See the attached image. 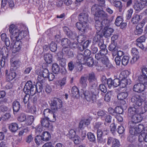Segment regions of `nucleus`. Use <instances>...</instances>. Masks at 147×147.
I'll return each mask as SVG.
<instances>
[{
    "mask_svg": "<svg viewBox=\"0 0 147 147\" xmlns=\"http://www.w3.org/2000/svg\"><path fill=\"white\" fill-rule=\"evenodd\" d=\"M91 10L93 13H94L95 26L97 31H101L105 26H109L114 18V16H112L110 19H109V15L98 5H93Z\"/></svg>",
    "mask_w": 147,
    "mask_h": 147,
    "instance_id": "nucleus-1",
    "label": "nucleus"
},
{
    "mask_svg": "<svg viewBox=\"0 0 147 147\" xmlns=\"http://www.w3.org/2000/svg\"><path fill=\"white\" fill-rule=\"evenodd\" d=\"M9 29L11 39L15 41L13 53H15L21 50L23 45L21 40L27 36L28 32L26 30L20 31L13 24L10 25Z\"/></svg>",
    "mask_w": 147,
    "mask_h": 147,
    "instance_id": "nucleus-2",
    "label": "nucleus"
},
{
    "mask_svg": "<svg viewBox=\"0 0 147 147\" xmlns=\"http://www.w3.org/2000/svg\"><path fill=\"white\" fill-rule=\"evenodd\" d=\"M108 53V50H100L95 54V57L98 60H100L102 63L107 68H110L113 67L112 65L109 62L108 57L106 56Z\"/></svg>",
    "mask_w": 147,
    "mask_h": 147,
    "instance_id": "nucleus-3",
    "label": "nucleus"
},
{
    "mask_svg": "<svg viewBox=\"0 0 147 147\" xmlns=\"http://www.w3.org/2000/svg\"><path fill=\"white\" fill-rule=\"evenodd\" d=\"M94 91V89H92L90 91L86 90L84 92V97L87 101L93 103L96 101V96Z\"/></svg>",
    "mask_w": 147,
    "mask_h": 147,
    "instance_id": "nucleus-4",
    "label": "nucleus"
},
{
    "mask_svg": "<svg viewBox=\"0 0 147 147\" xmlns=\"http://www.w3.org/2000/svg\"><path fill=\"white\" fill-rule=\"evenodd\" d=\"M50 106L52 110L56 111L62 107V102L59 98L55 97L51 100Z\"/></svg>",
    "mask_w": 147,
    "mask_h": 147,
    "instance_id": "nucleus-5",
    "label": "nucleus"
},
{
    "mask_svg": "<svg viewBox=\"0 0 147 147\" xmlns=\"http://www.w3.org/2000/svg\"><path fill=\"white\" fill-rule=\"evenodd\" d=\"M35 86V85L33 84L31 81H28L24 86L23 91L25 93L30 94L31 96H33L34 94V89Z\"/></svg>",
    "mask_w": 147,
    "mask_h": 147,
    "instance_id": "nucleus-6",
    "label": "nucleus"
},
{
    "mask_svg": "<svg viewBox=\"0 0 147 147\" xmlns=\"http://www.w3.org/2000/svg\"><path fill=\"white\" fill-rule=\"evenodd\" d=\"M85 57L82 54H78L76 57V63L78 66L77 67L78 71H80L82 69V64H85V61L86 59Z\"/></svg>",
    "mask_w": 147,
    "mask_h": 147,
    "instance_id": "nucleus-7",
    "label": "nucleus"
},
{
    "mask_svg": "<svg viewBox=\"0 0 147 147\" xmlns=\"http://www.w3.org/2000/svg\"><path fill=\"white\" fill-rule=\"evenodd\" d=\"M44 118L50 119V122H55L56 121V116L53 111L49 108H47L43 111Z\"/></svg>",
    "mask_w": 147,
    "mask_h": 147,
    "instance_id": "nucleus-8",
    "label": "nucleus"
},
{
    "mask_svg": "<svg viewBox=\"0 0 147 147\" xmlns=\"http://www.w3.org/2000/svg\"><path fill=\"white\" fill-rule=\"evenodd\" d=\"M135 125H134L133 127H129L130 129H131L137 135L140 134H143L145 132V128L146 127H145L144 125L142 124H140L138 126L135 127Z\"/></svg>",
    "mask_w": 147,
    "mask_h": 147,
    "instance_id": "nucleus-9",
    "label": "nucleus"
},
{
    "mask_svg": "<svg viewBox=\"0 0 147 147\" xmlns=\"http://www.w3.org/2000/svg\"><path fill=\"white\" fill-rule=\"evenodd\" d=\"M142 117L139 114H137L131 117V121L129 123V127H133L135 124L140 122L142 120Z\"/></svg>",
    "mask_w": 147,
    "mask_h": 147,
    "instance_id": "nucleus-10",
    "label": "nucleus"
},
{
    "mask_svg": "<svg viewBox=\"0 0 147 147\" xmlns=\"http://www.w3.org/2000/svg\"><path fill=\"white\" fill-rule=\"evenodd\" d=\"M138 80L140 83L134 85L133 87V89L134 92L140 93L144 90L145 89V85H147V84L143 83L138 79Z\"/></svg>",
    "mask_w": 147,
    "mask_h": 147,
    "instance_id": "nucleus-11",
    "label": "nucleus"
},
{
    "mask_svg": "<svg viewBox=\"0 0 147 147\" xmlns=\"http://www.w3.org/2000/svg\"><path fill=\"white\" fill-rule=\"evenodd\" d=\"M131 100L134 103V106L139 107L142 105V102H144L143 99L140 96L138 95L133 96L131 99Z\"/></svg>",
    "mask_w": 147,
    "mask_h": 147,
    "instance_id": "nucleus-12",
    "label": "nucleus"
},
{
    "mask_svg": "<svg viewBox=\"0 0 147 147\" xmlns=\"http://www.w3.org/2000/svg\"><path fill=\"white\" fill-rule=\"evenodd\" d=\"M128 93L127 92H122L119 93L117 96V99L119 100H121V106H126L127 105L126 102L124 100L126 99L128 96Z\"/></svg>",
    "mask_w": 147,
    "mask_h": 147,
    "instance_id": "nucleus-13",
    "label": "nucleus"
},
{
    "mask_svg": "<svg viewBox=\"0 0 147 147\" xmlns=\"http://www.w3.org/2000/svg\"><path fill=\"white\" fill-rule=\"evenodd\" d=\"M49 121H50V119L42 118H41L40 122L42 127L47 128L49 130H51L53 126L51 123H49Z\"/></svg>",
    "mask_w": 147,
    "mask_h": 147,
    "instance_id": "nucleus-14",
    "label": "nucleus"
},
{
    "mask_svg": "<svg viewBox=\"0 0 147 147\" xmlns=\"http://www.w3.org/2000/svg\"><path fill=\"white\" fill-rule=\"evenodd\" d=\"M14 71H10L8 72V70L5 71L6 81L10 82L14 79L16 77L17 74Z\"/></svg>",
    "mask_w": 147,
    "mask_h": 147,
    "instance_id": "nucleus-15",
    "label": "nucleus"
},
{
    "mask_svg": "<svg viewBox=\"0 0 147 147\" xmlns=\"http://www.w3.org/2000/svg\"><path fill=\"white\" fill-rule=\"evenodd\" d=\"M142 75L140 76L138 79L142 82L147 84V68L144 67L142 69Z\"/></svg>",
    "mask_w": 147,
    "mask_h": 147,
    "instance_id": "nucleus-16",
    "label": "nucleus"
},
{
    "mask_svg": "<svg viewBox=\"0 0 147 147\" xmlns=\"http://www.w3.org/2000/svg\"><path fill=\"white\" fill-rule=\"evenodd\" d=\"M76 26L78 29L82 32V33H85L87 28V23L84 22H77Z\"/></svg>",
    "mask_w": 147,
    "mask_h": 147,
    "instance_id": "nucleus-17",
    "label": "nucleus"
},
{
    "mask_svg": "<svg viewBox=\"0 0 147 147\" xmlns=\"http://www.w3.org/2000/svg\"><path fill=\"white\" fill-rule=\"evenodd\" d=\"M63 30L67 36L69 38L74 40L76 37L77 34L76 33H73L68 27H63Z\"/></svg>",
    "mask_w": 147,
    "mask_h": 147,
    "instance_id": "nucleus-18",
    "label": "nucleus"
},
{
    "mask_svg": "<svg viewBox=\"0 0 147 147\" xmlns=\"http://www.w3.org/2000/svg\"><path fill=\"white\" fill-rule=\"evenodd\" d=\"M88 13L85 11H83L78 15V18L79 21L81 22H84L87 23L88 21Z\"/></svg>",
    "mask_w": 147,
    "mask_h": 147,
    "instance_id": "nucleus-19",
    "label": "nucleus"
},
{
    "mask_svg": "<svg viewBox=\"0 0 147 147\" xmlns=\"http://www.w3.org/2000/svg\"><path fill=\"white\" fill-rule=\"evenodd\" d=\"M62 53L64 56L68 58L73 57L74 56L73 52L68 47L63 48L62 50Z\"/></svg>",
    "mask_w": 147,
    "mask_h": 147,
    "instance_id": "nucleus-20",
    "label": "nucleus"
},
{
    "mask_svg": "<svg viewBox=\"0 0 147 147\" xmlns=\"http://www.w3.org/2000/svg\"><path fill=\"white\" fill-rule=\"evenodd\" d=\"M104 35L102 31H97L96 32V35L94 38V40L96 41L97 43L100 42H104L102 39Z\"/></svg>",
    "mask_w": 147,
    "mask_h": 147,
    "instance_id": "nucleus-21",
    "label": "nucleus"
},
{
    "mask_svg": "<svg viewBox=\"0 0 147 147\" xmlns=\"http://www.w3.org/2000/svg\"><path fill=\"white\" fill-rule=\"evenodd\" d=\"M21 62L19 59H17L11 63L10 70L16 71L20 67Z\"/></svg>",
    "mask_w": 147,
    "mask_h": 147,
    "instance_id": "nucleus-22",
    "label": "nucleus"
},
{
    "mask_svg": "<svg viewBox=\"0 0 147 147\" xmlns=\"http://www.w3.org/2000/svg\"><path fill=\"white\" fill-rule=\"evenodd\" d=\"M131 53L133 57L132 58V60H131L130 62L131 63H134V61L132 62V60L134 61L135 59V61H136L139 57V52L138 49L136 48H132L131 50Z\"/></svg>",
    "mask_w": 147,
    "mask_h": 147,
    "instance_id": "nucleus-23",
    "label": "nucleus"
},
{
    "mask_svg": "<svg viewBox=\"0 0 147 147\" xmlns=\"http://www.w3.org/2000/svg\"><path fill=\"white\" fill-rule=\"evenodd\" d=\"M49 73L48 69H44L42 71V74L38 75V80L39 81L43 82L44 78H47Z\"/></svg>",
    "mask_w": 147,
    "mask_h": 147,
    "instance_id": "nucleus-24",
    "label": "nucleus"
},
{
    "mask_svg": "<svg viewBox=\"0 0 147 147\" xmlns=\"http://www.w3.org/2000/svg\"><path fill=\"white\" fill-rule=\"evenodd\" d=\"M108 26H105L104 30L102 31L103 33L104 34V36L106 37L110 36L114 31L113 28H109L108 27Z\"/></svg>",
    "mask_w": 147,
    "mask_h": 147,
    "instance_id": "nucleus-25",
    "label": "nucleus"
},
{
    "mask_svg": "<svg viewBox=\"0 0 147 147\" xmlns=\"http://www.w3.org/2000/svg\"><path fill=\"white\" fill-rule=\"evenodd\" d=\"M92 120V119L90 117H89L86 119H84L82 120L80 122L79 124V127L80 129L83 128L84 125H88L90 123Z\"/></svg>",
    "mask_w": 147,
    "mask_h": 147,
    "instance_id": "nucleus-26",
    "label": "nucleus"
},
{
    "mask_svg": "<svg viewBox=\"0 0 147 147\" xmlns=\"http://www.w3.org/2000/svg\"><path fill=\"white\" fill-rule=\"evenodd\" d=\"M12 107L14 114H15L18 112L20 108V103L17 100H15L12 104Z\"/></svg>",
    "mask_w": 147,
    "mask_h": 147,
    "instance_id": "nucleus-27",
    "label": "nucleus"
},
{
    "mask_svg": "<svg viewBox=\"0 0 147 147\" xmlns=\"http://www.w3.org/2000/svg\"><path fill=\"white\" fill-rule=\"evenodd\" d=\"M120 78V85L121 88H125L127 85L131 84V81L129 79H121Z\"/></svg>",
    "mask_w": 147,
    "mask_h": 147,
    "instance_id": "nucleus-28",
    "label": "nucleus"
},
{
    "mask_svg": "<svg viewBox=\"0 0 147 147\" xmlns=\"http://www.w3.org/2000/svg\"><path fill=\"white\" fill-rule=\"evenodd\" d=\"M102 131L100 129H98L97 131V140L98 142L100 143L103 144L105 142L104 141L102 137Z\"/></svg>",
    "mask_w": 147,
    "mask_h": 147,
    "instance_id": "nucleus-29",
    "label": "nucleus"
},
{
    "mask_svg": "<svg viewBox=\"0 0 147 147\" xmlns=\"http://www.w3.org/2000/svg\"><path fill=\"white\" fill-rule=\"evenodd\" d=\"M1 40L5 42V45L9 47L10 44V42L9 38L7 37L6 34L2 33L1 35Z\"/></svg>",
    "mask_w": 147,
    "mask_h": 147,
    "instance_id": "nucleus-30",
    "label": "nucleus"
},
{
    "mask_svg": "<svg viewBox=\"0 0 147 147\" xmlns=\"http://www.w3.org/2000/svg\"><path fill=\"white\" fill-rule=\"evenodd\" d=\"M145 4L140 2H136L134 5V9L137 11H140L143 9L145 6Z\"/></svg>",
    "mask_w": 147,
    "mask_h": 147,
    "instance_id": "nucleus-31",
    "label": "nucleus"
},
{
    "mask_svg": "<svg viewBox=\"0 0 147 147\" xmlns=\"http://www.w3.org/2000/svg\"><path fill=\"white\" fill-rule=\"evenodd\" d=\"M9 128L11 132H14L18 129V126L16 123H12L9 125Z\"/></svg>",
    "mask_w": 147,
    "mask_h": 147,
    "instance_id": "nucleus-32",
    "label": "nucleus"
},
{
    "mask_svg": "<svg viewBox=\"0 0 147 147\" xmlns=\"http://www.w3.org/2000/svg\"><path fill=\"white\" fill-rule=\"evenodd\" d=\"M87 78L86 77L82 76L79 80V84L83 88H85L87 86Z\"/></svg>",
    "mask_w": 147,
    "mask_h": 147,
    "instance_id": "nucleus-33",
    "label": "nucleus"
},
{
    "mask_svg": "<svg viewBox=\"0 0 147 147\" xmlns=\"http://www.w3.org/2000/svg\"><path fill=\"white\" fill-rule=\"evenodd\" d=\"M137 106H134V107H130L128 109L129 115L132 117L137 114Z\"/></svg>",
    "mask_w": 147,
    "mask_h": 147,
    "instance_id": "nucleus-34",
    "label": "nucleus"
},
{
    "mask_svg": "<svg viewBox=\"0 0 147 147\" xmlns=\"http://www.w3.org/2000/svg\"><path fill=\"white\" fill-rule=\"evenodd\" d=\"M129 129V133L130 134L129 135L127 138V140L131 142H132L134 141L136 139L135 135H136V134L131 129Z\"/></svg>",
    "mask_w": 147,
    "mask_h": 147,
    "instance_id": "nucleus-35",
    "label": "nucleus"
},
{
    "mask_svg": "<svg viewBox=\"0 0 147 147\" xmlns=\"http://www.w3.org/2000/svg\"><path fill=\"white\" fill-rule=\"evenodd\" d=\"M113 5L117 8H118L119 12L122 11L123 5L121 2L119 1L115 0L113 3Z\"/></svg>",
    "mask_w": 147,
    "mask_h": 147,
    "instance_id": "nucleus-36",
    "label": "nucleus"
},
{
    "mask_svg": "<svg viewBox=\"0 0 147 147\" xmlns=\"http://www.w3.org/2000/svg\"><path fill=\"white\" fill-rule=\"evenodd\" d=\"M41 136L42 140L45 142L49 140L51 138V135L47 131L43 132Z\"/></svg>",
    "mask_w": 147,
    "mask_h": 147,
    "instance_id": "nucleus-37",
    "label": "nucleus"
},
{
    "mask_svg": "<svg viewBox=\"0 0 147 147\" xmlns=\"http://www.w3.org/2000/svg\"><path fill=\"white\" fill-rule=\"evenodd\" d=\"M34 120V117L32 115H28L26 117V119L25 121V125H30L33 123Z\"/></svg>",
    "mask_w": 147,
    "mask_h": 147,
    "instance_id": "nucleus-38",
    "label": "nucleus"
},
{
    "mask_svg": "<svg viewBox=\"0 0 147 147\" xmlns=\"http://www.w3.org/2000/svg\"><path fill=\"white\" fill-rule=\"evenodd\" d=\"M85 62V63L84 65H86L89 67H91L93 65L94 61L92 57H90L86 58Z\"/></svg>",
    "mask_w": 147,
    "mask_h": 147,
    "instance_id": "nucleus-39",
    "label": "nucleus"
},
{
    "mask_svg": "<svg viewBox=\"0 0 147 147\" xmlns=\"http://www.w3.org/2000/svg\"><path fill=\"white\" fill-rule=\"evenodd\" d=\"M40 83L39 84H36V85H35L34 89V94L37 92L40 93L41 92L43 88L42 83V81L40 82Z\"/></svg>",
    "mask_w": 147,
    "mask_h": 147,
    "instance_id": "nucleus-40",
    "label": "nucleus"
},
{
    "mask_svg": "<svg viewBox=\"0 0 147 147\" xmlns=\"http://www.w3.org/2000/svg\"><path fill=\"white\" fill-rule=\"evenodd\" d=\"M52 56L51 54L47 53L44 55V59L46 62L48 64H50L52 62Z\"/></svg>",
    "mask_w": 147,
    "mask_h": 147,
    "instance_id": "nucleus-41",
    "label": "nucleus"
},
{
    "mask_svg": "<svg viewBox=\"0 0 147 147\" xmlns=\"http://www.w3.org/2000/svg\"><path fill=\"white\" fill-rule=\"evenodd\" d=\"M140 15L135 13L131 19V22L133 24L138 23L140 19Z\"/></svg>",
    "mask_w": 147,
    "mask_h": 147,
    "instance_id": "nucleus-42",
    "label": "nucleus"
},
{
    "mask_svg": "<svg viewBox=\"0 0 147 147\" xmlns=\"http://www.w3.org/2000/svg\"><path fill=\"white\" fill-rule=\"evenodd\" d=\"M137 113L140 115L144 113L147 111V107L137 106Z\"/></svg>",
    "mask_w": 147,
    "mask_h": 147,
    "instance_id": "nucleus-43",
    "label": "nucleus"
},
{
    "mask_svg": "<svg viewBox=\"0 0 147 147\" xmlns=\"http://www.w3.org/2000/svg\"><path fill=\"white\" fill-rule=\"evenodd\" d=\"M71 94L73 96L77 97L79 96V91L77 86H74L71 89Z\"/></svg>",
    "mask_w": 147,
    "mask_h": 147,
    "instance_id": "nucleus-44",
    "label": "nucleus"
},
{
    "mask_svg": "<svg viewBox=\"0 0 147 147\" xmlns=\"http://www.w3.org/2000/svg\"><path fill=\"white\" fill-rule=\"evenodd\" d=\"M145 132L143 134H140L139 136V140L141 141H144L145 142H147V126L145 128Z\"/></svg>",
    "mask_w": 147,
    "mask_h": 147,
    "instance_id": "nucleus-45",
    "label": "nucleus"
},
{
    "mask_svg": "<svg viewBox=\"0 0 147 147\" xmlns=\"http://www.w3.org/2000/svg\"><path fill=\"white\" fill-rule=\"evenodd\" d=\"M129 73L127 70H125L121 71L120 73L119 77L121 79H126V78L129 75Z\"/></svg>",
    "mask_w": 147,
    "mask_h": 147,
    "instance_id": "nucleus-46",
    "label": "nucleus"
},
{
    "mask_svg": "<svg viewBox=\"0 0 147 147\" xmlns=\"http://www.w3.org/2000/svg\"><path fill=\"white\" fill-rule=\"evenodd\" d=\"M52 70L54 73L58 74L60 71L59 66L57 63H53L52 66Z\"/></svg>",
    "mask_w": 147,
    "mask_h": 147,
    "instance_id": "nucleus-47",
    "label": "nucleus"
},
{
    "mask_svg": "<svg viewBox=\"0 0 147 147\" xmlns=\"http://www.w3.org/2000/svg\"><path fill=\"white\" fill-rule=\"evenodd\" d=\"M140 26V25L138 24L136 27V29L134 31V33L136 35H140L143 32V28Z\"/></svg>",
    "mask_w": 147,
    "mask_h": 147,
    "instance_id": "nucleus-48",
    "label": "nucleus"
},
{
    "mask_svg": "<svg viewBox=\"0 0 147 147\" xmlns=\"http://www.w3.org/2000/svg\"><path fill=\"white\" fill-rule=\"evenodd\" d=\"M65 4L67 6L70 5L71 9L75 8L76 5V4L73 3L71 0H65L64 1Z\"/></svg>",
    "mask_w": 147,
    "mask_h": 147,
    "instance_id": "nucleus-49",
    "label": "nucleus"
},
{
    "mask_svg": "<svg viewBox=\"0 0 147 147\" xmlns=\"http://www.w3.org/2000/svg\"><path fill=\"white\" fill-rule=\"evenodd\" d=\"M70 43V41L68 39L66 38H63L61 40V44L63 48L68 47Z\"/></svg>",
    "mask_w": 147,
    "mask_h": 147,
    "instance_id": "nucleus-50",
    "label": "nucleus"
},
{
    "mask_svg": "<svg viewBox=\"0 0 147 147\" xmlns=\"http://www.w3.org/2000/svg\"><path fill=\"white\" fill-rule=\"evenodd\" d=\"M123 21V17L121 16H118L116 18L115 24L116 26H118L120 25Z\"/></svg>",
    "mask_w": 147,
    "mask_h": 147,
    "instance_id": "nucleus-51",
    "label": "nucleus"
},
{
    "mask_svg": "<svg viewBox=\"0 0 147 147\" xmlns=\"http://www.w3.org/2000/svg\"><path fill=\"white\" fill-rule=\"evenodd\" d=\"M88 79L90 83L94 82L96 80L95 77L94 73L92 72L89 74Z\"/></svg>",
    "mask_w": 147,
    "mask_h": 147,
    "instance_id": "nucleus-52",
    "label": "nucleus"
},
{
    "mask_svg": "<svg viewBox=\"0 0 147 147\" xmlns=\"http://www.w3.org/2000/svg\"><path fill=\"white\" fill-rule=\"evenodd\" d=\"M34 140L36 144L38 145L42 144L43 143L41 136L39 135L36 136Z\"/></svg>",
    "mask_w": 147,
    "mask_h": 147,
    "instance_id": "nucleus-53",
    "label": "nucleus"
},
{
    "mask_svg": "<svg viewBox=\"0 0 147 147\" xmlns=\"http://www.w3.org/2000/svg\"><path fill=\"white\" fill-rule=\"evenodd\" d=\"M76 134L75 131L74 129H71L69 131L67 136L70 139H72L76 136Z\"/></svg>",
    "mask_w": 147,
    "mask_h": 147,
    "instance_id": "nucleus-54",
    "label": "nucleus"
},
{
    "mask_svg": "<svg viewBox=\"0 0 147 147\" xmlns=\"http://www.w3.org/2000/svg\"><path fill=\"white\" fill-rule=\"evenodd\" d=\"M77 38V40L78 42L79 43H82L85 40L86 37L84 35L81 34L78 36H76V37L74 39Z\"/></svg>",
    "mask_w": 147,
    "mask_h": 147,
    "instance_id": "nucleus-55",
    "label": "nucleus"
},
{
    "mask_svg": "<svg viewBox=\"0 0 147 147\" xmlns=\"http://www.w3.org/2000/svg\"><path fill=\"white\" fill-rule=\"evenodd\" d=\"M49 48L51 51L55 52L57 49L56 44L54 42H52L49 45Z\"/></svg>",
    "mask_w": 147,
    "mask_h": 147,
    "instance_id": "nucleus-56",
    "label": "nucleus"
},
{
    "mask_svg": "<svg viewBox=\"0 0 147 147\" xmlns=\"http://www.w3.org/2000/svg\"><path fill=\"white\" fill-rule=\"evenodd\" d=\"M129 57L127 55L124 56L121 59V63L124 66L127 65L128 63Z\"/></svg>",
    "mask_w": 147,
    "mask_h": 147,
    "instance_id": "nucleus-57",
    "label": "nucleus"
},
{
    "mask_svg": "<svg viewBox=\"0 0 147 147\" xmlns=\"http://www.w3.org/2000/svg\"><path fill=\"white\" fill-rule=\"evenodd\" d=\"M87 136L89 141L92 142H94L95 141L96 138L92 132H88Z\"/></svg>",
    "mask_w": 147,
    "mask_h": 147,
    "instance_id": "nucleus-58",
    "label": "nucleus"
},
{
    "mask_svg": "<svg viewBox=\"0 0 147 147\" xmlns=\"http://www.w3.org/2000/svg\"><path fill=\"white\" fill-rule=\"evenodd\" d=\"M44 90L47 94H50L52 91V88L51 86L48 84H46L43 86Z\"/></svg>",
    "mask_w": 147,
    "mask_h": 147,
    "instance_id": "nucleus-59",
    "label": "nucleus"
},
{
    "mask_svg": "<svg viewBox=\"0 0 147 147\" xmlns=\"http://www.w3.org/2000/svg\"><path fill=\"white\" fill-rule=\"evenodd\" d=\"M26 94L24 96L23 99L24 102V104L28 103L27 106H29V100L30 98V94L25 93Z\"/></svg>",
    "mask_w": 147,
    "mask_h": 147,
    "instance_id": "nucleus-60",
    "label": "nucleus"
},
{
    "mask_svg": "<svg viewBox=\"0 0 147 147\" xmlns=\"http://www.w3.org/2000/svg\"><path fill=\"white\" fill-rule=\"evenodd\" d=\"M43 130L42 127L40 124H39L35 127V132L36 134H39Z\"/></svg>",
    "mask_w": 147,
    "mask_h": 147,
    "instance_id": "nucleus-61",
    "label": "nucleus"
},
{
    "mask_svg": "<svg viewBox=\"0 0 147 147\" xmlns=\"http://www.w3.org/2000/svg\"><path fill=\"white\" fill-rule=\"evenodd\" d=\"M26 116L24 113L21 114L17 118L18 120L20 122H22L26 121Z\"/></svg>",
    "mask_w": 147,
    "mask_h": 147,
    "instance_id": "nucleus-62",
    "label": "nucleus"
},
{
    "mask_svg": "<svg viewBox=\"0 0 147 147\" xmlns=\"http://www.w3.org/2000/svg\"><path fill=\"white\" fill-rule=\"evenodd\" d=\"M58 61L59 65L62 67H64L65 65L66 60L64 58L59 57Z\"/></svg>",
    "mask_w": 147,
    "mask_h": 147,
    "instance_id": "nucleus-63",
    "label": "nucleus"
},
{
    "mask_svg": "<svg viewBox=\"0 0 147 147\" xmlns=\"http://www.w3.org/2000/svg\"><path fill=\"white\" fill-rule=\"evenodd\" d=\"M133 12V10L132 9H130L127 10L126 16L127 20H129L131 18Z\"/></svg>",
    "mask_w": 147,
    "mask_h": 147,
    "instance_id": "nucleus-64",
    "label": "nucleus"
}]
</instances>
